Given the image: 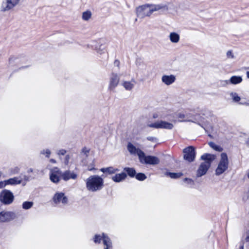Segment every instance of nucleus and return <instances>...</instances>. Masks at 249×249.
Listing matches in <instances>:
<instances>
[{
	"mask_svg": "<svg viewBox=\"0 0 249 249\" xmlns=\"http://www.w3.org/2000/svg\"><path fill=\"white\" fill-rule=\"evenodd\" d=\"M168 6L163 4H145L138 7L136 8V14L138 17L143 18L149 17L154 12L159 11H166Z\"/></svg>",
	"mask_w": 249,
	"mask_h": 249,
	"instance_id": "nucleus-1",
	"label": "nucleus"
},
{
	"mask_svg": "<svg viewBox=\"0 0 249 249\" xmlns=\"http://www.w3.org/2000/svg\"><path fill=\"white\" fill-rule=\"evenodd\" d=\"M86 187L88 191L95 192L101 190L104 186V179L98 175H91L85 180Z\"/></svg>",
	"mask_w": 249,
	"mask_h": 249,
	"instance_id": "nucleus-2",
	"label": "nucleus"
},
{
	"mask_svg": "<svg viewBox=\"0 0 249 249\" xmlns=\"http://www.w3.org/2000/svg\"><path fill=\"white\" fill-rule=\"evenodd\" d=\"M229 160L225 153H222L220 155L217 166L215 169V175L219 176L224 173L229 167Z\"/></svg>",
	"mask_w": 249,
	"mask_h": 249,
	"instance_id": "nucleus-3",
	"label": "nucleus"
},
{
	"mask_svg": "<svg viewBox=\"0 0 249 249\" xmlns=\"http://www.w3.org/2000/svg\"><path fill=\"white\" fill-rule=\"evenodd\" d=\"M14 197L13 193L9 190L4 189L0 192V202L3 205L11 204L14 201Z\"/></svg>",
	"mask_w": 249,
	"mask_h": 249,
	"instance_id": "nucleus-4",
	"label": "nucleus"
},
{
	"mask_svg": "<svg viewBox=\"0 0 249 249\" xmlns=\"http://www.w3.org/2000/svg\"><path fill=\"white\" fill-rule=\"evenodd\" d=\"M93 240L95 243H100L101 241L103 240L104 245L106 246L104 249H111L112 248V242L110 239L104 233L96 234Z\"/></svg>",
	"mask_w": 249,
	"mask_h": 249,
	"instance_id": "nucleus-5",
	"label": "nucleus"
},
{
	"mask_svg": "<svg viewBox=\"0 0 249 249\" xmlns=\"http://www.w3.org/2000/svg\"><path fill=\"white\" fill-rule=\"evenodd\" d=\"M53 201L57 205L64 206L68 203V198L64 193L57 192L54 195Z\"/></svg>",
	"mask_w": 249,
	"mask_h": 249,
	"instance_id": "nucleus-6",
	"label": "nucleus"
},
{
	"mask_svg": "<svg viewBox=\"0 0 249 249\" xmlns=\"http://www.w3.org/2000/svg\"><path fill=\"white\" fill-rule=\"evenodd\" d=\"M148 126L156 129H172L174 127V125L171 123L163 120H160L149 124Z\"/></svg>",
	"mask_w": 249,
	"mask_h": 249,
	"instance_id": "nucleus-7",
	"label": "nucleus"
},
{
	"mask_svg": "<svg viewBox=\"0 0 249 249\" xmlns=\"http://www.w3.org/2000/svg\"><path fill=\"white\" fill-rule=\"evenodd\" d=\"M49 178L50 180L55 184H57L62 178V172L57 167L50 170Z\"/></svg>",
	"mask_w": 249,
	"mask_h": 249,
	"instance_id": "nucleus-8",
	"label": "nucleus"
},
{
	"mask_svg": "<svg viewBox=\"0 0 249 249\" xmlns=\"http://www.w3.org/2000/svg\"><path fill=\"white\" fill-rule=\"evenodd\" d=\"M140 162L143 164L157 165L160 163V159L153 156H146L144 153L139 160Z\"/></svg>",
	"mask_w": 249,
	"mask_h": 249,
	"instance_id": "nucleus-9",
	"label": "nucleus"
},
{
	"mask_svg": "<svg viewBox=\"0 0 249 249\" xmlns=\"http://www.w3.org/2000/svg\"><path fill=\"white\" fill-rule=\"evenodd\" d=\"M20 0H6L3 1L0 6V11L2 12L8 11L17 5Z\"/></svg>",
	"mask_w": 249,
	"mask_h": 249,
	"instance_id": "nucleus-10",
	"label": "nucleus"
},
{
	"mask_svg": "<svg viewBox=\"0 0 249 249\" xmlns=\"http://www.w3.org/2000/svg\"><path fill=\"white\" fill-rule=\"evenodd\" d=\"M120 82V76L115 73H112L109 77L108 89L113 91L117 87Z\"/></svg>",
	"mask_w": 249,
	"mask_h": 249,
	"instance_id": "nucleus-11",
	"label": "nucleus"
},
{
	"mask_svg": "<svg viewBox=\"0 0 249 249\" xmlns=\"http://www.w3.org/2000/svg\"><path fill=\"white\" fill-rule=\"evenodd\" d=\"M184 159L189 162L194 160L196 156L195 148L193 146H189L183 150Z\"/></svg>",
	"mask_w": 249,
	"mask_h": 249,
	"instance_id": "nucleus-12",
	"label": "nucleus"
},
{
	"mask_svg": "<svg viewBox=\"0 0 249 249\" xmlns=\"http://www.w3.org/2000/svg\"><path fill=\"white\" fill-rule=\"evenodd\" d=\"M127 149L128 152L131 155H137L139 157V160H140L144 152L138 147H136L133 143L129 142L127 145Z\"/></svg>",
	"mask_w": 249,
	"mask_h": 249,
	"instance_id": "nucleus-13",
	"label": "nucleus"
},
{
	"mask_svg": "<svg viewBox=\"0 0 249 249\" xmlns=\"http://www.w3.org/2000/svg\"><path fill=\"white\" fill-rule=\"evenodd\" d=\"M15 218V214L14 213L7 211H2L0 212V223L9 222Z\"/></svg>",
	"mask_w": 249,
	"mask_h": 249,
	"instance_id": "nucleus-14",
	"label": "nucleus"
},
{
	"mask_svg": "<svg viewBox=\"0 0 249 249\" xmlns=\"http://www.w3.org/2000/svg\"><path fill=\"white\" fill-rule=\"evenodd\" d=\"M210 167V162H202L198 167L196 172V176L200 177L205 175Z\"/></svg>",
	"mask_w": 249,
	"mask_h": 249,
	"instance_id": "nucleus-15",
	"label": "nucleus"
},
{
	"mask_svg": "<svg viewBox=\"0 0 249 249\" xmlns=\"http://www.w3.org/2000/svg\"><path fill=\"white\" fill-rule=\"evenodd\" d=\"M4 188L7 185H16L20 184L22 182V179L20 177H15L3 180Z\"/></svg>",
	"mask_w": 249,
	"mask_h": 249,
	"instance_id": "nucleus-16",
	"label": "nucleus"
},
{
	"mask_svg": "<svg viewBox=\"0 0 249 249\" xmlns=\"http://www.w3.org/2000/svg\"><path fill=\"white\" fill-rule=\"evenodd\" d=\"M162 82L166 86L172 85L176 80V76L173 74L163 75L161 77Z\"/></svg>",
	"mask_w": 249,
	"mask_h": 249,
	"instance_id": "nucleus-17",
	"label": "nucleus"
},
{
	"mask_svg": "<svg viewBox=\"0 0 249 249\" xmlns=\"http://www.w3.org/2000/svg\"><path fill=\"white\" fill-rule=\"evenodd\" d=\"M77 178V175L73 171L66 170L62 173V178L65 181H68L70 179L75 180Z\"/></svg>",
	"mask_w": 249,
	"mask_h": 249,
	"instance_id": "nucleus-18",
	"label": "nucleus"
},
{
	"mask_svg": "<svg viewBox=\"0 0 249 249\" xmlns=\"http://www.w3.org/2000/svg\"><path fill=\"white\" fill-rule=\"evenodd\" d=\"M168 38L172 43L178 44L180 41V36L177 32H171L169 34Z\"/></svg>",
	"mask_w": 249,
	"mask_h": 249,
	"instance_id": "nucleus-19",
	"label": "nucleus"
},
{
	"mask_svg": "<svg viewBox=\"0 0 249 249\" xmlns=\"http://www.w3.org/2000/svg\"><path fill=\"white\" fill-rule=\"evenodd\" d=\"M126 174L124 172L116 174L111 177V179L115 182H120L123 181L126 178Z\"/></svg>",
	"mask_w": 249,
	"mask_h": 249,
	"instance_id": "nucleus-20",
	"label": "nucleus"
},
{
	"mask_svg": "<svg viewBox=\"0 0 249 249\" xmlns=\"http://www.w3.org/2000/svg\"><path fill=\"white\" fill-rule=\"evenodd\" d=\"M177 118L179 122H194L190 119L189 115L183 112L178 113L177 114Z\"/></svg>",
	"mask_w": 249,
	"mask_h": 249,
	"instance_id": "nucleus-21",
	"label": "nucleus"
},
{
	"mask_svg": "<svg viewBox=\"0 0 249 249\" xmlns=\"http://www.w3.org/2000/svg\"><path fill=\"white\" fill-rule=\"evenodd\" d=\"M122 86L126 90H131L134 87V81H124L122 83Z\"/></svg>",
	"mask_w": 249,
	"mask_h": 249,
	"instance_id": "nucleus-22",
	"label": "nucleus"
},
{
	"mask_svg": "<svg viewBox=\"0 0 249 249\" xmlns=\"http://www.w3.org/2000/svg\"><path fill=\"white\" fill-rule=\"evenodd\" d=\"M215 156L210 154H204L201 156V159L205 160L203 162H210V165L213 160L215 159Z\"/></svg>",
	"mask_w": 249,
	"mask_h": 249,
	"instance_id": "nucleus-23",
	"label": "nucleus"
},
{
	"mask_svg": "<svg viewBox=\"0 0 249 249\" xmlns=\"http://www.w3.org/2000/svg\"><path fill=\"white\" fill-rule=\"evenodd\" d=\"M100 171L104 173H108V174H115L119 171V169L113 167H109L107 168H102Z\"/></svg>",
	"mask_w": 249,
	"mask_h": 249,
	"instance_id": "nucleus-24",
	"label": "nucleus"
},
{
	"mask_svg": "<svg viewBox=\"0 0 249 249\" xmlns=\"http://www.w3.org/2000/svg\"><path fill=\"white\" fill-rule=\"evenodd\" d=\"M243 81L241 76H232L229 79L230 83L233 85H237L241 83Z\"/></svg>",
	"mask_w": 249,
	"mask_h": 249,
	"instance_id": "nucleus-25",
	"label": "nucleus"
},
{
	"mask_svg": "<svg viewBox=\"0 0 249 249\" xmlns=\"http://www.w3.org/2000/svg\"><path fill=\"white\" fill-rule=\"evenodd\" d=\"M229 95L232 101L235 103H238L241 100V97L239 96V94L235 91H231L230 92Z\"/></svg>",
	"mask_w": 249,
	"mask_h": 249,
	"instance_id": "nucleus-26",
	"label": "nucleus"
},
{
	"mask_svg": "<svg viewBox=\"0 0 249 249\" xmlns=\"http://www.w3.org/2000/svg\"><path fill=\"white\" fill-rule=\"evenodd\" d=\"M92 17V13L89 10H86L84 11L82 14V19L84 21H89L91 18Z\"/></svg>",
	"mask_w": 249,
	"mask_h": 249,
	"instance_id": "nucleus-27",
	"label": "nucleus"
},
{
	"mask_svg": "<svg viewBox=\"0 0 249 249\" xmlns=\"http://www.w3.org/2000/svg\"><path fill=\"white\" fill-rule=\"evenodd\" d=\"M165 175L167 176H169L172 178L176 179L181 177L183 175V174L181 172L171 173L169 172H167L165 173Z\"/></svg>",
	"mask_w": 249,
	"mask_h": 249,
	"instance_id": "nucleus-28",
	"label": "nucleus"
},
{
	"mask_svg": "<svg viewBox=\"0 0 249 249\" xmlns=\"http://www.w3.org/2000/svg\"><path fill=\"white\" fill-rule=\"evenodd\" d=\"M20 170V169L19 166H14L11 167L8 170L9 174L11 176L17 174L19 173Z\"/></svg>",
	"mask_w": 249,
	"mask_h": 249,
	"instance_id": "nucleus-29",
	"label": "nucleus"
},
{
	"mask_svg": "<svg viewBox=\"0 0 249 249\" xmlns=\"http://www.w3.org/2000/svg\"><path fill=\"white\" fill-rule=\"evenodd\" d=\"M209 145L212 148H213L215 151L220 152L222 151L223 150L222 148L220 146L215 144L213 142H210L209 143Z\"/></svg>",
	"mask_w": 249,
	"mask_h": 249,
	"instance_id": "nucleus-30",
	"label": "nucleus"
},
{
	"mask_svg": "<svg viewBox=\"0 0 249 249\" xmlns=\"http://www.w3.org/2000/svg\"><path fill=\"white\" fill-rule=\"evenodd\" d=\"M33 205V203L30 201H25L22 204V208L24 209L27 210L31 208Z\"/></svg>",
	"mask_w": 249,
	"mask_h": 249,
	"instance_id": "nucleus-31",
	"label": "nucleus"
},
{
	"mask_svg": "<svg viewBox=\"0 0 249 249\" xmlns=\"http://www.w3.org/2000/svg\"><path fill=\"white\" fill-rule=\"evenodd\" d=\"M124 170L127 173L128 175L131 177L134 176V175L136 173L135 170L133 168H128V167L125 168L124 169Z\"/></svg>",
	"mask_w": 249,
	"mask_h": 249,
	"instance_id": "nucleus-32",
	"label": "nucleus"
},
{
	"mask_svg": "<svg viewBox=\"0 0 249 249\" xmlns=\"http://www.w3.org/2000/svg\"><path fill=\"white\" fill-rule=\"evenodd\" d=\"M226 56L228 59H233L235 58V56L232 50H229L226 52Z\"/></svg>",
	"mask_w": 249,
	"mask_h": 249,
	"instance_id": "nucleus-33",
	"label": "nucleus"
},
{
	"mask_svg": "<svg viewBox=\"0 0 249 249\" xmlns=\"http://www.w3.org/2000/svg\"><path fill=\"white\" fill-rule=\"evenodd\" d=\"M183 181L184 183L190 186H192L194 184V180L191 178H185L183 179Z\"/></svg>",
	"mask_w": 249,
	"mask_h": 249,
	"instance_id": "nucleus-34",
	"label": "nucleus"
},
{
	"mask_svg": "<svg viewBox=\"0 0 249 249\" xmlns=\"http://www.w3.org/2000/svg\"><path fill=\"white\" fill-rule=\"evenodd\" d=\"M40 153L42 155H45L47 158H49L51 155V152L50 150L49 149H45L42 150L40 152Z\"/></svg>",
	"mask_w": 249,
	"mask_h": 249,
	"instance_id": "nucleus-35",
	"label": "nucleus"
},
{
	"mask_svg": "<svg viewBox=\"0 0 249 249\" xmlns=\"http://www.w3.org/2000/svg\"><path fill=\"white\" fill-rule=\"evenodd\" d=\"M136 178L139 180H143L146 178V176L144 174L139 173L136 175Z\"/></svg>",
	"mask_w": 249,
	"mask_h": 249,
	"instance_id": "nucleus-36",
	"label": "nucleus"
},
{
	"mask_svg": "<svg viewBox=\"0 0 249 249\" xmlns=\"http://www.w3.org/2000/svg\"><path fill=\"white\" fill-rule=\"evenodd\" d=\"M72 155H67L65 157L64 159V163L65 165H68L69 163L70 160L71 159Z\"/></svg>",
	"mask_w": 249,
	"mask_h": 249,
	"instance_id": "nucleus-37",
	"label": "nucleus"
},
{
	"mask_svg": "<svg viewBox=\"0 0 249 249\" xmlns=\"http://www.w3.org/2000/svg\"><path fill=\"white\" fill-rule=\"evenodd\" d=\"M146 139L148 141H149L154 143H156L158 142L157 138L156 137H151V136L147 137L146 138Z\"/></svg>",
	"mask_w": 249,
	"mask_h": 249,
	"instance_id": "nucleus-38",
	"label": "nucleus"
},
{
	"mask_svg": "<svg viewBox=\"0 0 249 249\" xmlns=\"http://www.w3.org/2000/svg\"><path fill=\"white\" fill-rule=\"evenodd\" d=\"M230 84V81L229 80H221L220 81V84L222 86H226Z\"/></svg>",
	"mask_w": 249,
	"mask_h": 249,
	"instance_id": "nucleus-39",
	"label": "nucleus"
},
{
	"mask_svg": "<svg viewBox=\"0 0 249 249\" xmlns=\"http://www.w3.org/2000/svg\"><path fill=\"white\" fill-rule=\"evenodd\" d=\"M67 151L65 149H60L57 151V154L58 155H64L66 153Z\"/></svg>",
	"mask_w": 249,
	"mask_h": 249,
	"instance_id": "nucleus-40",
	"label": "nucleus"
},
{
	"mask_svg": "<svg viewBox=\"0 0 249 249\" xmlns=\"http://www.w3.org/2000/svg\"><path fill=\"white\" fill-rule=\"evenodd\" d=\"M94 170H95V168H94V165L93 163H92L91 165H88V170H89V171H93Z\"/></svg>",
	"mask_w": 249,
	"mask_h": 249,
	"instance_id": "nucleus-41",
	"label": "nucleus"
},
{
	"mask_svg": "<svg viewBox=\"0 0 249 249\" xmlns=\"http://www.w3.org/2000/svg\"><path fill=\"white\" fill-rule=\"evenodd\" d=\"M89 150L88 148L85 147V148H83L82 149V153H83L84 155H87V154L89 153Z\"/></svg>",
	"mask_w": 249,
	"mask_h": 249,
	"instance_id": "nucleus-42",
	"label": "nucleus"
},
{
	"mask_svg": "<svg viewBox=\"0 0 249 249\" xmlns=\"http://www.w3.org/2000/svg\"><path fill=\"white\" fill-rule=\"evenodd\" d=\"M239 104L242 105L249 106V104L247 102H240Z\"/></svg>",
	"mask_w": 249,
	"mask_h": 249,
	"instance_id": "nucleus-43",
	"label": "nucleus"
},
{
	"mask_svg": "<svg viewBox=\"0 0 249 249\" xmlns=\"http://www.w3.org/2000/svg\"><path fill=\"white\" fill-rule=\"evenodd\" d=\"M4 188L3 181H0V189Z\"/></svg>",
	"mask_w": 249,
	"mask_h": 249,
	"instance_id": "nucleus-44",
	"label": "nucleus"
},
{
	"mask_svg": "<svg viewBox=\"0 0 249 249\" xmlns=\"http://www.w3.org/2000/svg\"><path fill=\"white\" fill-rule=\"evenodd\" d=\"M50 162L51 163H56V161L54 159H50Z\"/></svg>",
	"mask_w": 249,
	"mask_h": 249,
	"instance_id": "nucleus-45",
	"label": "nucleus"
},
{
	"mask_svg": "<svg viewBox=\"0 0 249 249\" xmlns=\"http://www.w3.org/2000/svg\"><path fill=\"white\" fill-rule=\"evenodd\" d=\"M158 117L159 115L157 113L154 114L153 115V118L154 119L157 118Z\"/></svg>",
	"mask_w": 249,
	"mask_h": 249,
	"instance_id": "nucleus-46",
	"label": "nucleus"
},
{
	"mask_svg": "<svg viewBox=\"0 0 249 249\" xmlns=\"http://www.w3.org/2000/svg\"><path fill=\"white\" fill-rule=\"evenodd\" d=\"M33 172V170L32 168H30V169H28V170H27V173L29 174H30V173H32Z\"/></svg>",
	"mask_w": 249,
	"mask_h": 249,
	"instance_id": "nucleus-47",
	"label": "nucleus"
},
{
	"mask_svg": "<svg viewBox=\"0 0 249 249\" xmlns=\"http://www.w3.org/2000/svg\"><path fill=\"white\" fill-rule=\"evenodd\" d=\"M247 76L249 79V71H247L246 72Z\"/></svg>",
	"mask_w": 249,
	"mask_h": 249,
	"instance_id": "nucleus-48",
	"label": "nucleus"
},
{
	"mask_svg": "<svg viewBox=\"0 0 249 249\" xmlns=\"http://www.w3.org/2000/svg\"><path fill=\"white\" fill-rule=\"evenodd\" d=\"M24 179L26 181H27L28 180V178L27 177L25 176L24 178Z\"/></svg>",
	"mask_w": 249,
	"mask_h": 249,
	"instance_id": "nucleus-49",
	"label": "nucleus"
},
{
	"mask_svg": "<svg viewBox=\"0 0 249 249\" xmlns=\"http://www.w3.org/2000/svg\"><path fill=\"white\" fill-rule=\"evenodd\" d=\"M247 143L248 145L249 146V138H248V139L247 141Z\"/></svg>",
	"mask_w": 249,
	"mask_h": 249,
	"instance_id": "nucleus-50",
	"label": "nucleus"
},
{
	"mask_svg": "<svg viewBox=\"0 0 249 249\" xmlns=\"http://www.w3.org/2000/svg\"><path fill=\"white\" fill-rule=\"evenodd\" d=\"M240 249H244V246H243V245H242L240 247Z\"/></svg>",
	"mask_w": 249,
	"mask_h": 249,
	"instance_id": "nucleus-51",
	"label": "nucleus"
},
{
	"mask_svg": "<svg viewBox=\"0 0 249 249\" xmlns=\"http://www.w3.org/2000/svg\"><path fill=\"white\" fill-rule=\"evenodd\" d=\"M248 178H249V173H248Z\"/></svg>",
	"mask_w": 249,
	"mask_h": 249,
	"instance_id": "nucleus-52",
	"label": "nucleus"
}]
</instances>
